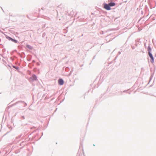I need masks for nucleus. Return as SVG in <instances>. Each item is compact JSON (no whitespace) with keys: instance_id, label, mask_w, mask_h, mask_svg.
<instances>
[{"instance_id":"1","label":"nucleus","mask_w":156,"mask_h":156,"mask_svg":"<svg viewBox=\"0 0 156 156\" xmlns=\"http://www.w3.org/2000/svg\"><path fill=\"white\" fill-rule=\"evenodd\" d=\"M148 55L151 59V62L152 63H153L154 62V58L153 56L152 55L150 52H148Z\"/></svg>"},{"instance_id":"2","label":"nucleus","mask_w":156,"mask_h":156,"mask_svg":"<svg viewBox=\"0 0 156 156\" xmlns=\"http://www.w3.org/2000/svg\"><path fill=\"white\" fill-rule=\"evenodd\" d=\"M104 8L107 10H110L111 9V8L110 6L108 4H105L104 5Z\"/></svg>"},{"instance_id":"3","label":"nucleus","mask_w":156,"mask_h":156,"mask_svg":"<svg viewBox=\"0 0 156 156\" xmlns=\"http://www.w3.org/2000/svg\"><path fill=\"white\" fill-rule=\"evenodd\" d=\"M58 83L60 85H62L64 84V81L62 79H60L58 80Z\"/></svg>"},{"instance_id":"4","label":"nucleus","mask_w":156,"mask_h":156,"mask_svg":"<svg viewBox=\"0 0 156 156\" xmlns=\"http://www.w3.org/2000/svg\"><path fill=\"white\" fill-rule=\"evenodd\" d=\"M31 78L33 80H36L37 79L36 76L34 75H32Z\"/></svg>"},{"instance_id":"5","label":"nucleus","mask_w":156,"mask_h":156,"mask_svg":"<svg viewBox=\"0 0 156 156\" xmlns=\"http://www.w3.org/2000/svg\"><path fill=\"white\" fill-rule=\"evenodd\" d=\"M110 6H113L115 5V3L114 2H111L109 3Z\"/></svg>"},{"instance_id":"6","label":"nucleus","mask_w":156,"mask_h":156,"mask_svg":"<svg viewBox=\"0 0 156 156\" xmlns=\"http://www.w3.org/2000/svg\"><path fill=\"white\" fill-rule=\"evenodd\" d=\"M6 37L7 39H8L9 40H11V41L12 40V38H11V37Z\"/></svg>"},{"instance_id":"7","label":"nucleus","mask_w":156,"mask_h":156,"mask_svg":"<svg viewBox=\"0 0 156 156\" xmlns=\"http://www.w3.org/2000/svg\"><path fill=\"white\" fill-rule=\"evenodd\" d=\"M12 41L14 42H15L16 43L17 42V41L16 40L13 39H12Z\"/></svg>"}]
</instances>
